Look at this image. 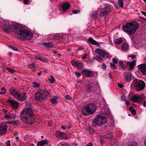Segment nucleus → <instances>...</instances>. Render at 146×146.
<instances>
[{"mask_svg": "<svg viewBox=\"0 0 146 146\" xmlns=\"http://www.w3.org/2000/svg\"><path fill=\"white\" fill-rule=\"evenodd\" d=\"M1 25L3 27V30L7 33H9L11 31H15L19 38L27 40L31 39L33 37L32 33L27 30L20 29V27L18 25H10L5 20H2Z\"/></svg>", "mask_w": 146, "mask_h": 146, "instance_id": "obj_1", "label": "nucleus"}, {"mask_svg": "<svg viewBox=\"0 0 146 146\" xmlns=\"http://www.w3.org/2000/svg\"><path fill=\"white\" fill-rule=\"evenodd\" d=\"M34 114L31 107L26 108L22 110L20 114L22 120L27 124H32L34 122Z\"/></svg>", "mask_w": 146, "mask_h": 146, "instance_id": "obj_2", "label": "nucleus"}, {"mask_svg": "<svg viewBox=\"0 0 146 146\" xmlns=\"http://www.w3.org/2000/svg\"><path fill=\"white\" fill-rule=\"evenodd\" d=\"M138 23L135 21L126 23L123 27V29L128 34L133 35L139 28Z\"/></svg>", "mask_w": 146, "mask_h": 146, "instance_id": "obj_3", "label": "nucleus"}, {"mask_svg": "<svg viewBox=\"0 0 146 146\" xmlns=\"http://www.w3.org/2000/svg\"><path fill=\"white\" fill-rule=\"evenodd\" d=\"M108 120L106 117L98 115L93 121V125L95 126L96 125H97L100 126L106 124Z\"/></svg>", "mask_w": 146, "mask_h": 146, "instance_id": "obj_4", "label": "nucleus"}, {"mask_svg": "<svg viewBox=\"0 0 146 146\" xmlns=\"http://www.w3.org/2000/svg\"><path fill=\"white\" fill-rule=\"evenodd\" d=\"M132 84L137 91L143 90L145 86V83L144 81L138 79L134 80Z\"/></svg>", "mask_w": 146, "mask_h": 146, "instance_id": "obj_5", "label": "nucleus"}, {"mask_svg": "<svg viewBox=\"0 0 146 146\" xmlns=\"http://www.w3.org/2000/svg\"><path fill=\"white\" fill-rule=\"evenodd\" d=\"M49 92L43 90L38 91L35 94V98L36 100L40 101L46 98L49 95Z\"/></svg>", "mask_w": 146, "mask_h": 146, "instance_id": "obj_6", "label": "nucleus"}, {"mask_svg": "<svg viewBox=\"0 0 146 146\" xmlns=\"http://www.w3.org/2000/svg\"><path fill=\"white\" fill-rule=\"evenodd\" d=\"M144 98V96L143 95L139 96H134L131 98V101L134 102L139 103L141 102Z\"/></svg>", "mask_w": 146, "mask_h": 146, "instance_id": "obj_7", "label": "nucleus"}, {"mask_svg": "<svg viewBox=\"0 0 146 146\" xmlns=\"http://www.w3.org/2000/svg\"><path fill=\"white\" fill-rule=\"evenodd\" d=\"M95 51L103 58L105 57L108 58L109 56V54L108 53L100 49H97L95 50Z\"/></svg>", "mask_w": 146, "mask_h": 146, "instance_id": "obj_8", "label": "nucleus"}, {"mask_svg": "<svg viewBox=\"0 0 146 146\" xmlns=\"http://www.w3.org/2000/svg\"><path fill=\"white\" fill-rule=\"evenodd\" d=\"M90 114H93L95 112L96 107L95 105L94 104H90L86 105Z\"/></svg>", "mask_w": 146, "mask_h": 146, "instance_id": "obj_9", "label": "nucleus"}, {"mask_svg": "<svg viewBox=\"0 0 146 146\" xmlns=\"http://www.w3.org/2000/svg\"><path fill=\"white\" fill-rule=\"evenodd\" d=\"M7 125L1 123L0 125V134L2 135L5 134L7 132Z\"/></svg>", "mask_w": 146, "mask_h": 146, "instance_id": "obj_10", "label": "nucleus"}, {"mask_svg": "<svg viewBox=\"0 0 146 146\" xmlns=\"http://www.w3.org/2000/svg\"><path fill=\"white\" fill-rule=\"evenodd\" d=\"M138 69L145 75H146V64H142L138 66Z\"/></svg>", "mask_w": 146, "mask_h": 146, "instance_id": "obj_11", "label": "nucleus"}, {"mask_svg": "<svg viewBox=\"0 0 146 146\" xmlns=\"http://www.w3.org/2000/svg\"><path fill=\"white\" fill-rule=\"evenodd\" d=\"M56 137L59 139H66V134L60 131H57L56 133Z\"/></svg>", "mask_w": 146, "mask_h": 146, "instance_id": "obj_12", "label": "nucleus"}, {"mask_svg": "<svg viewBox=\"0 0 146 146\" xmlns=\"http://www.w3.org/2000/svg\"><path fill=\"white\" fill-rule=\"evenodd\" d=\"M27 98L26 94L24 93L21 94L19 93L17 96L15 97V99L20 101H23L26 100Z\"/></svg>", "mask_w": 146, "mask_h": 146, "instance_id": "obj_13", "label": "nucleus"}, {"mask_svg": "<svg viewBox=\"0 0 146 146\" xmlns=\"http://www.w3.org/2000/svg\"><path fill=\"white\" fill-rule=\"evenodd\" d=\"M8 102L9 103L14 109H17L19 106V104L17 102L9 99L8 100Z\"/></svg>", "mask_w": 146, "mask_h": 146, "instance_id": "obj_14", "label": "nucleus"}, {"mask_svg": "<svg viewBox=\"0 0 146 146\" xmlns=\"http://www.w3.org/2000/svg\"><path fill=\"white\" fill-rule=\"evenodd\" d=\"M124 75L125 79L126 80L129 82L131 81V74L130 72H125L124 73Z\"/></svg>", "mask_w": 146, "mask_h": 146, "instance_id": "obj_15", "label": "nucleus"}, {"mask_svg": "<svg viewBox=\"0 0 146 146\" xmlns=\"http://www.w3.org/2000/svg\"><path fill=\"white\" fill-rule=\"evenodd\" d=\"M136 63V61L134 60L132 62H128L127 63V64L130 66L129 70L130 71H132L135 66Z\"/></svg>", "mask_w": 146, "mask_h": 146, "instance_id": "obj_16", "label": "nucleus"}, {"mask_svg": "<svg viewBox=\"0 0 146 146\" xmlns=\"http://www.w3.org/2000/svg\"><path fill=\"white\" fill-rule=\"evenodd\" d=\"M82 73L88 77H91L92 76L93 74L92 71L87 69L82 70Z\"/></svg>", "mask_w": 146, "mask_h": 146, "instance_id": "obj_17", "label": "nucleus"}, {"mask_svg": "<svg viewBox=\"0 0 146 146\" xmlns=\"http://www.w3.org/2000/svg\"><path fill=\"white\" fill-rule=\"evenodd\" d=\"M35 56L36 58L39 60L46 63L48 62V60L46 58L43 56L42 55L37 54L35 55Z\"/></svg>", "mask_w": 146, "mask_h": 146, "instance_id": "obj_18", "label": "nucleus"}, {"mask_svg": "<svg viewBox=\"0 0 146 146\" xmlns=\"http://www.w3.org/2000/svg\"><path fill=\"white\" fill-rule=\"evenodd\" d=\"M89 111L86 105L83 108L82 111V113L84 115H90Z\"/></svg>", "mask_w": 146, "mask_h": 146, "instance_id": "obj_19", "label": "nucleus"}, {"mask_svg": "<svg viewBox=\"0 0 146 146\" xmlns=\"http://www.w3.org/2000/svg\"><path fill=\"white\" fill-rule=\"evenodd\" d=\"M48 143L47 140H42L37 143V146H43L45 144H47Z\"/></svg>", "mask_w": 146, "mask_h": 146, "instance_id": "obj_20", "label": "nucleus"}, {"mask_svg": "<svg viewBox=\"0 0 146 146\" xmlns=\"http://www.w3.org/2000/svg\"><path fill=\"white\" fill-rule=\"evenodd\" d=\"M88 41L90 43L92 44L96 45L98 46L100 45V44L98 42L95 41L91 37H90L88 39Z\"/></svg>", "mask_w": 146, "mask_h": 146, "instance_id": "obj_21", "label": "nucleus"}, {"mask_svg": "<svg viewBox=\"0 0 146 146\" xmlns=\"http://www.w3.org/2000/svg\"><path fill=\"white\" fill-rule=\"evenodd\" d=\"M85 88L86 89V91L88 93H89L90 92L92 91V90L93 88V87L91 85L88 84L86 85Z\"/></svg>", "mask_w": 146, "mask_h": 146, "instance_id": "obj_22", "label": "nucleus"}, {"mask_svg": "<svg viewBox=\"0 0 146 146\" xmlns=\"http://www.w3.org/2000/svg\"><path fill=\"white\" fill-rule=\"evenodd\" d=\"M10 93L13 95L15 98L16 96H17L19 93L17 92L15 90L13 89H11L10 90Z\"/></svg>", "mask_w": 146, "mask_h": 146, "instance_id": "obj_23", "label": "nucleus"}, {"mask_svg": "<svg viewBox=\"0 0 146 146\" xmlns=\"http://www.w3.org/2000/svg\"><path fill=\"white\" fill-rule=\"evenodd\" d=\"M70 7V5L68 3H66L62 4V8L64 11H65Z\"/></svg>", "mask_w": 146, "mask_h": 146, "instance_id": "obj_24", "label": "nucleus"}, {"mask_svg": "<svg viewBox=\"0 0 146 146\" xmlns=\"http://www.w3.org/2000/svg\"><path fill=\"white\" fill-rule=\"evenodd\" d=\"M129 46L127 44H125L122 45L121 49L123 51H127L128 50Z\"/></svg>", "mask_w": 146, "mask_h": 146, "instance_id": "obj_25", "label": "nucleus"}, {"mask_svg": "<svg viewBox=\"0 0 146 146\" xmlns=\"http://www.w3.org/2000/svg\"><path fill=\"white\" fill-rule=\"evenodd\" d=\"M15 117V115L14 114H10L9 115H6L5 116V118L9 119H14Z\"/></svg>", "mask_w": 146, "mask_h": 146, "instance_id": "obj_26", "label": "nucleus"}, {"mask_svg": "<svg viewBox=\"0 0 146 146\" xmlns=\"http://www.w3.org/2000/svg\"><path fill=\"white\" fill-rule=\"evenodd\" d=\"M123 41L122 38H119L115 39L114 40V42L116 44H119L121 43Z\"/></svg>", "mask_w": 146, "mask_h": 146, "instance_id": "obj_27", "label": "nucleus"}, {"mask_svg": "<svg viewBox=\"0 0 146 146\" xmlns=\"http://www.w3.org/2000/svg\"><path fill=\"white\" fill-rule=\"evenodd\" d=\"M111 7L110 5H108L107 6L105 7L104 8V10L105 11L108 12V14L111 11Z\"/></svg>", "mask_w": 146, "mask_h": 146, "instance_id": "obj_28", "label": "nucleus"}, {"mask_svg": "<svg viewBox=\"0 0 146 146\" xmlns=\"http://www.w3.org/2000/svg\"><path fill=\"white\" fill-rule=\"evenodd\" d=\"M108 14V12L105 11L104 10L100 12V17H104Z\"/></svg>", "mask_w": 146, "mask_h": 146, "instance_id": "obj_29", "label": "nucleus"}, {"mask_svg": "<svg viewBox=\"0 0 146 146\" xmlns=\"http://www.w3.org/2000/svg\"><path fill=\"white\" fill-rule=\"evenodd\" d=\"M8 123L12 125H17L19 124L20 123L19 121L16 120L13 121H9Z\"/></svg>", "mask_w": 146, "mask_h": 146, "instance_id": "obj_30", "label": "nucleus"}, {"mask_svg": "<svg viewBox=\"0 0 146 146\" xmlns=\"http://www.w3.org/2000/svg\"><path fill=\"white\" fill-rule=\"evenodd\" d=\"M43 44L44 45L48 47H52L54 46V44L52 42H44L43 43Z\"/></svg>", "mask_w": 146, "mask_h": 146, "instance_id": "obj_31", "label": "nucleus"}, {"mask_svg": "<svg viewBox=\"0 0 146 146\" xmlns=\"http://www.w3.org/2000/svg\"><path fill=\"white\" fill-rule=\"evenodd\" d=\"M112 134L110 132L108 134L104 135V137L105 138H110L111 139L113 138V136L111 135Z\"/></svg>", "mask_w": 146, "mask_h": 146, "instance_id": "obj_32", "label": "nucleus"}, {"mask_svg": "<svg viewBox=\"0 0 146 146\" xmlns=\"http://www.w3.org/2000/svg\"><path fill=\"white\" fill-rule=\"evenodd\" d=\"M63 36L62 35H57L54 36L53 38L55 40H59L61 38H63Z\"/></svg>", "mask_w": 146, "mask_h": 146, "instance_id": "obj_33", "label": "nucleus"}, {"mask_svg": "<svg viewBox=\"0 0 146 146\" xmlns=\"http://www.w3.org/2000/svg\"><path fill=\"white\" fill-rule=\"evenodd\" d=\"M129 109L133 114L135 115L136 114V111L132 107H129Z\"/></svg>", "mask_w": 146, "mask_h": 146, "instance_id": "obj_34", "label": "nucleus"}, {"mask_svg": "<svg viewBox=\"0 0 146 146\" xmlns=\"http://www.w3.org/2000/svg\"><path fill=\"white\" fill-rule=\"evenodd\" d=\"M28 67L29 68H31L34 70H35V66L34 64H32L29 65Z\"/></svg>", "mask_w": 146, "mask_h": 146, "instance_id": "obj_35", "label": "nucleus"}, {"mask_svg": "<svg viewBox=\"0 0 146 146\" xmlns=\"http://www.w3.org/2000/svg\"><path fill=\"white\" fill-rule=\"evenodd\" d=\"M118 3L120 7H123V1L122 0H118Z\"/></svg>", "mask_w": 146, "mask_h": 146, "instance_id": "obj_36", "label": "nucleus"}, {"mask_svg": "<svg viewBox=\"0 0 146 146\" xmlns=\"http://www.w3.org/2000/svg\"><path fill=\"white\" fill-rule=\"evenodd\" d=\"M48 80L51 83H54L55 82L54 78L52 76L50 77V78L48 79Z\"/></svg>", "mask_w": 146, "mask_h": 146, "instance_id": "obj_37", "label": "nucleus"}, {"mask_svg": "<svg viewBox=\"0 0 146 146\" xmlns=\"http://www.w3.org/2000/svg\"><path fill=\"white\" fill-rule=\"evenodd\" d=\"M119 64L121 67L123 69L125 68V66L123 62L122 61H120L119 62Z\"/></svg>", "mask_w": 146, "mask_h": 146, "instance_id": "obj_38", "label": "nucleus"}, {"mask_svg": "<svg viewBox=\"0 0 146 146\" xmlns=\"http://www.w3.org/2000/svg\"><path fill=\"white\" fill-rule=\"evenodd\" d=\"M111 68L113 69H116L117 68V66L115 65V64L112 63H110V64Z\"/></svg>", "mask_w": 146, "mask_h": 146, "instance_id": "obj_39", "label": "nucleus"}, {"mask_svg": "<svg viewBox=\"0 0 146 146\" xmlns=\"http://www.w3.org/2000/svg\"><path fill=\"white\" fill-rule=\"evenodd\" d=\"M77 63L76 65V66L78 68H81L82 67V63H80L78 62Z\"/></svg>", "mask_w": 146, "mask_h": 146, "instance_id": "obj_40", "label": "nucleus"}, {"mask_svg": "<svg viewBox=\"0 0 146 146\" xmlns=\"http://www.w3.org/2000/svg\"><path fill=\"white\" fill-rule=\"evenodd\" d=\"M6 70H7L9 72H10V73H14L15 72V70H13L12 69H11L10 68H6Z\"/></svg>", "mask_w": 146, "mask_h": 146, "instance_id": "obj_41", "label": "nucleus"}, {"mask_svg": "<svg viewBox=\"0 0 146 146\" xmlns=\"http://www.w3.org/2000/svg\"><path fill=\"white\" fill-rule=\"evenodd\" d=\"M33 83L34 84V86L35 87H39L40 85L37 83L35 82H33Z\"/></svg>", "mask_w": 146, "mask_h": 146, "instance_id": "obj_42", "label": "nucleus"}, {"mask_svg": "<svg viewBox=\"0 0 146 146\" xmlns=\"http://www.w3.org/2000/svg\"><path fill=\"white\" fill-rule=\"evenodd\" d=\"M50 101L52 104H56L57 103L56 100L54 99H50Z\"/></svg>", "mask_w": 146, "mask_h": 146, "instance_id": "obj_43", "label": "nucleus"}, {"mask_svg": "<svg viewBox=\"0 0 146 146\" xmlns=\"http://www.w3.org/2000/svg\"><path fill=\"white\" fill-rule=\"evenodd\" d=\"M97 12H93L92 14V16L93 18H96L97 17Z\"/></svg>", "mask_w": 146, "mask_h": 146, "instance_id": "obj_44", "label": "nucleus"}, {"mask_svg": "<svg viewBox=\"0 0 146 146\" xmlns=\"http://www.w3.org/2000/svg\"><path fill=\"white\" fill-rule=\"evenodd\" d=\"M72 11L73 14H76L79 13L80 11V10L79 9H77L76 10H73Z\"/></svg>", "mask_w": 146, "mask_h": 146, "instance_id": "obj_45", "label": "nucleus"}, {"mask_svg": "<svg viewBox=\"0 0 146 146\" xmlns=\"http://www.w3.org/2000/svg\"><path fill=\"white\" fill-rule=\"evenodd\" d=\"M9 47L10 48H11L13 50H14L15 51H18V48H16L15 47L12 46H9Z\"/></svg>", "mask_w": 146, "mask_h": 146, "instance_id": "obj_46", "label": "nucleus"}, {"mask_svg": "<svg viewBox=\"0 0 146 146\" xmlns=\"http://www.w3.org/2000/svg\"><path fill=\"white\" fill-rule=\"evenodd\" d=\"M112 60L113 62L115 64H117L118 62V60L115 58H113Z\"/></svg>", "mask_w": 146, "mask_h": 146, "instance_id": "obj_47", "label": "nucleus"}, {"mask_svg": "<svg viewBox=\"0 0 146 146\" xmlns=\"http://www.w3.org/2000/svg\"><path fill=\"white\" fill-rule=\"evenodd\" d=\"M102 68L105 70L106 69V65L104 64H102Z\"/></svg>", "mask_w": 146, "mask_h": 146, "instance_id": "obj_48", "label": "nucleus"}, {"mask_svg": "<svg viewBox=\"0 0 146 146\" xmlns=\"http://www.w3.org/2000/svg\"><path fill=\"white\" fill-rule=\"evenodd\" d=\"M77 62H78L75 61H72V65L76 66L77 64L78 63Z\"/></svg>", "mask_w": 146, "mask_h": 146, "instance_id": "obj_49", "label": "nucleus"}, {"mask_svg": "<svg viewBox=\"0 0 146 146\" xmlns=\"http://www.w3.org/2000/svg\"><path fill=\"white\" fill-rule=\"evenodd\" d=\"M65 98L66 99L70 100L71 99V97L68 95H67L65 96Z\"/></svg>", "mask_w": 146, "mask_h": 146, "instance_id": "obj_50", "label": "nucleus"}, {"mask_svg": "<svg viewBox=\"0 0 146 146\" xmlns=\"http://www.w3.org/2000/svg\"><path fill=\"white\" fill-rule=\"evenodd\" d=\"M10 140H8L7 142H6V143L7 144V146H10Z\"/></svg>", "mask_w": 146, "mask_h": 146, "instance_id": "obj_51", "label": "nucleus"}, {"mask_svg": "<svg viewBox=\"0 0 146 146\" xmlns=\"http://www.w3.org/2000/svg\"><path fill=\"white\" fill-rule=\"evenodd\" d=\"M87 57V54H85L82 57V58L83 59H86Z\"/></svg>", "mask_w": 146, "mask_h": 146, "instance_id": "obj_52", "label": "nucleus"}, {"mask_svg": "<svg viewBox=\"0 0 146 146\" xmlns=\"http://www.w3.org/2000/svg\"><path fill=\"white\" fill-rule=\"evenodd\" d=\"M126 98L125 96L124 95H123L121 97V100L123 101H124Z\"/></svg>", "mask_w": 146, "mask_h": 146, "instance_id": "obj_53", "label": "nucleus"}, {"mask_svg": "<svg viewBox=\"0 0 146 146\" xmlns=\"http://www.w3.org/2000/svg\"><path fill=\"white\" fill-rule=\"evenodd\" d=\"M75 74L78 77H79L81 75L78 72H76Z\"/></svg>", "mask_w": 146, "mask_h": 146, "instance_id": "obj_54", "label": "nucleus"}, {"mask_svg": "<svg viewBox=\"0 0 146 146\" xmlns=\"http://www.w3.org/2000/svg\"><path fill=\"white\" fill-rule=\"evenodd\" d=\"M61 146H69L68 143H63L61 144Z\"/></svg>", "mask_w": 146, "mask_h": 146, "instance_id": "obj_55", "label": "nucleus"}, {"mask_svg": "<svg viewBox=\"0 0 146 146\" xmlns=\"http://www.w3.org/2000/svg\"><path fill=\"white\" fill-rule=\"evenodd\" d=\"M130 56L131 57V58L132 59H133L136 58V55H134L133 54H132Z\"/></svg>", "mask_w": 146, "mask_h": 146, "instance_id": "obj_56", "label": "nucleus"}, {"mask_svg": "<svg viewBox=\"0 0 146 146\" xmlns=\"http://www.w3.org/2000/svg\"><path fill=\"white\" fill-rule=\"evenodd\" d=\"M29 2L28 0H24V3L25 4H27Z\"/></svg>", "mask_w": 146, "mask_h": 146, "instance_id": "obj_57", "label": "nucleus"}, {"mask_svg": "<svg viewBox=\"0 0 146 146\" xmlns=\"http://www.w3.org/2000/svg\"><path fill=\"white\" fill-rule=\"evenodd\" d=\"M84 47H83L81 46L78 48V50H83L84 49Z\"/></svg>", "mask_w": 146, "mask_h": 146, "instance_id": "obj_58", "label": "nucleus"}, {"mask_svg": "<svg viewBox=\"0 0 146 146\" xmlns=\"http://www.w3.org/2000/svg\"><path fill=\"white\" fill-rule=\"evenodd\" d=\"M108 75H109V78L111 79H112V76L111 75V72H110L109 73Z\"/></svg>", "mask_w": 146, "mask_h": 146, "instance_id": "obj_59", "label": "nucleus"}, {"mask_svg": "<svg viewBox=\"0 0 146 146\" xmlns=\"http://www.w3.org/2000/svg\"><path fill=\"white\" fill-rule=\"evenodd\" d=\"M93 144L92 143H90L87 144L86 146H92Z\"/></svg>", "mask_w": 146, "mask_h": 146, "instance_id": "obj_60", "label": "nucleus"}, {"mask_svg": "<svg viewBox=\"0 0 146 146\" xmlns=\"http://www.w3.org/2000/svg\"><path fill=\"white\" fill-rule=\"evenodd\" d=\"M118 86L121 88H122L123 87V85L120 84H118Z\"/></svg>", "mask_w": 146, "mask_h": 146, "instance_id": "obj_61", "label": "nucleus"}, {"mask_svg": "<svg viewBox=\"0 0 146 146\" xmlns=\"http://www.w3.org/2000/svg\"><path fill=\"white\" fill-rule=\"evenodd\" d=\"M141 13L143 14L146 17V13L143 11H142L141 12Z\"/></svg>", "mask_w": 146, "mask_h": 146, "instance_id": "obj_62", "label": "nucleus"}, {"mask_svg": "<svg viewBox=\"0 0 146 146\" xmlns=\"http://www.w3.org/2000/svg\"><path fill=\"white\" fill-rule=\"evenodd\" d=\"M126 104L127 106L129 105L130 104L129 102L127 101H126Z\"/></svg>", "mask_w": 146, "mask_h": 146, "instance_id": "obj_63", "label": "nucleus"}, {"mask_svg": "<svg viewBox=\"0 0 146 146\" xmlns=\"http://www.w3.org/2000/svg\"><path fill=\"white\" fill-rule=\"evenodd\" d=\"M143 106L144 107L146 106V101H144L143 103Z\"/></svg>", "mask_w": 146, "mask_h": 146, "instance_id": "obj_64", "label": "nucleus"}]
</instances>
